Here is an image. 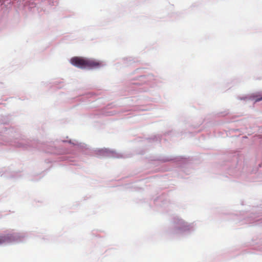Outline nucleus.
<instances>
[{
  "mask_svg": "<svg viewBox=\"0 0 262 262\" xmlns=\"http://www.w3.org/2000/svg\"><path fill=\"white\" fill-rule=\"evenodd\" d=\"M70 62L74 66L81 69H92L99 67L101 63L96 60L84 58L81 57H74Z\"/></svg>",
  "mask_w": 262,
  "mask_h": 262,
  "instance_id": "1",
  "label": "nucleus"
},
{
  "mask_svg": "<svg viewBox=\"0 0 262 262\" xmlns=\"http://www.w3.org/2000/svg\"><path fill=\"white\" fill-rule=\"evenodd\" d=\"M10 238L8 235L0 236V245L8 242Z\"/></svg>",
  "mask_w": 262,
  "mask_h": 262,
  "instance_id": "2",
  "label": "nucleus"
},
{
  "mask_svg": "<svg viewBox=\"0 0 262 262\" xmlns=\"http://www.w3.org/2000/svg\"><path fill=\"white\" fill-rule=\"evenodd\" d=\"M48 2H50V5H56L58 4V0H48Z\"/></svg>",
  "mask_w": 262,
  "mask_h": 262,
  "instance_id": "3",
  "label": "nucleus"
},
{
  "mask_svg": "<svg viewBox=\"0 0 262 262\" xmlns=\"http://www.w3.org/2000/svg\"><path fill=\"white\" fill-rule=\"evenodd\" d=\"M261 100H262V97H259V96L256 97V98L255 99L256 102L259 101Z\"/></svg>",
  "mask_w": 262,
  "mask_h": 262,
  "instance_id": "4",
  "label": "nucleus"
}]
</instances>
